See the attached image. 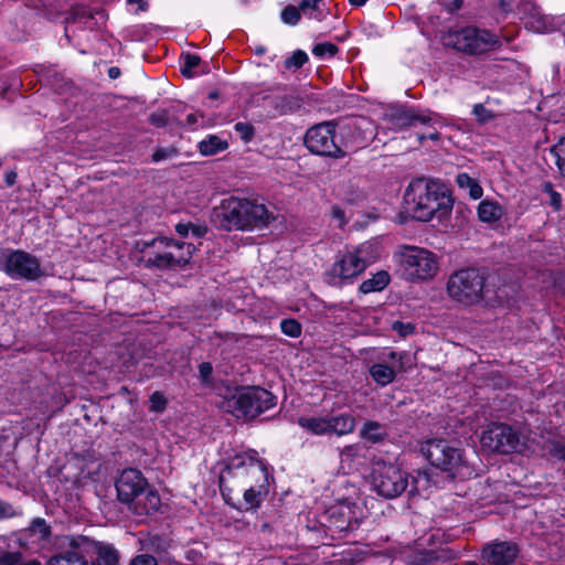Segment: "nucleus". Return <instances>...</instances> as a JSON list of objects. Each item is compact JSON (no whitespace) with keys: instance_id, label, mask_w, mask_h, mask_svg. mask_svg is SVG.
Wrapping results in <instances>:
<instances>
[{"instance_id":"obj_1","label":"nucleus","mask_w":565,"mask_h":565,"mask_svg":"<svg viewBox=\"0 0 565 565\" xmlns=\"http://www.w3.org/2000/svg\"><path fill=\"white\" fill-rule=\"evenodd\" d=\"M254 454L235 457L220 477L225 501L237 509H257L268 493L267 467Z\"/></svg>"},{"instance_id":"obj_2","label":"nucleus","mask_w":565,"mask_h":565,"mask_svg":"<svg viewBox=\"0 0 565 565\" xmlns=\"http://www.w3.org/2000/svg\"><path fill=\"white\" fill-rule=\"evenodd\" d=\"M404 198L413 217L422 222H428L434 216L440 220L446 217L454 204L448 188L435 180H413Z\"/></svg>"},{"instance_id":"obj_3","label":"nucleus","mask_w":565,"mask_h":565,"mask_svg":"<svg viewBox=\"0 0 565 565\" xmlns=\"http://www.w3.org/2000/svg\"><path fill=\"white\" fill-rule=\"evenodd\" d=\"M221 225L231 230H254L267 227L275 215L265 204L257 200L230 196L222 201L220 206Z\"/></svg>"},{"instance_id":"obj_4","label":"nucleus","mask_w":565,"mask_h":565,"mask_svg":"<svg viewBox=\"0 0 565 565\" xmlns=\"http://www.w3.org/2000/svg\"><path fill=\"white\" fill-rule=\"evenodd\" d=\"M118 500L138 516L159 511L161 499L157 490L148 484L140 471L124 470L116 481Z\"/></svg>"},{"instance_id":"obj_5","label":"nucleus","mask_w":565,"mask_h":565,"mask_svg":"<svg viewBox=\"0 0 565 565\" xmlns=\"http://www.w3.org/2000/svg\"><path fill=\"white\" fill-rule=\"evenodd\" d=\"M446 294L451 301L463 307H471L482 301H491L494 290L488 282V276L483 270L462 268L448 277Z\"/></svg>"},{"instance_id":"obj_6","label":"nucleus","mask_w":565,"mask_h":565,"mask_svg":"<svg viewBox=\"0 0 565 565\" xmlns=\"http://www.w3.org/2000/svg\"><path fill=\"white\" fill-rule=\"evenodd\" d=\"M275 396L265 388L241 387L225 397L220 407L236 418L252 419L275 406Z\"/></svg>"},{"instance_id":"obj_7","label":"nucleus","mask_w":565,"mask_h":565,"mask_svg":"<svg viewBox=\"0 0 565 565\" xmlns=\"http://www.w3.org/2000/svg\"><path fill=\"white\" fill-rule=\"evenodd\" d=\"M422 452L435 467L448 472L451 477L468 478L472 470L459 448L452 447L443 439L428 440Z\"/></svg>"},{"instance_id":"obj_8","label":"nucleus","mask_w":565,"mask_h":565,"mask_svg":"<svg viewBox=\"0 0 565 565\" xmlns=\"http://www.w3.org/2000/svg\"><path fill=\"white\" fill-rule=\"evenodd\" d=\"M398 263L409 281L434 278L439 269L438 257L430 250L417 246H404L398 253Z\"/></svg>"},{"instance_id":"obj_9","label":"nucleus","mask_w":565,"mask_h":565,"mask_svg":"<svg viewBox=\"0 0 565 565\" xmlns=\"http://www.w3.org/2000/svg\"><path fill=\"white\" fill-rule=\"evenodd\" d=\"M445 46L468 54H482L499 46V39L487 30L473 26L450 30L443 35Z\"/></svg>"},{"instance_id":"obj_10","label":"nucleus","mask_w":565,"mask_h":565,"mask_svg":"<svg viewBox=\"0 0 565 565\" xmlns=\"http://www.w3.org/2000/svg\"><path fill=\"white\" fill-rule=\"evenodd\" d=\"M145 245L154 248L153 255L147 259V263L161 269L186 265L195 250L190 243L167 237L154 238Z\"/></svg>"},{"instance_id":"obj_11","label":"nucleus","mask_w":565,"mask_h":565,"mask_svg":"<svg viewBox=\"0 0 565 565\" xmlns=\"http://www.w3.org/2000/svg\"><path fill=\"white\" fill-rule=\"evenodd\" d=\"M0 270L12 279L34 281L44 275L40 259L22 249L0 250Z\"/></svg>"},{"instance_id":"obj_12","label":"nucleus","mask_w":565,"mask_h":565,"mask_svg":"<svg viewBox=\"0 0 565 565\" xmlns=\"http://www.w3.org/2000/svg\"><path fill=\"white\" fill-rule=\"evenodd\" d=\"M480 441L483 448L499 454H521L527 449L525 436L503 423L490 424L482 433Z\"/></svg>"},{"instance_id":"obj_13","label":"nucleus","mask_w":565,"mask_h":565,"mask_svg":"<svg viewBox=\"0 0 565 565\" xmlns=\"http://www.w3.org/2000/svg\"><path fill=\"white\" fill-rule=\"evenodd\" d=\"M366 249L367 246L362 245L340 256L331 267L329 282L339 286L345 282H352L359 277L366 269L369 264L365 258Z\"/></svg>"},{"instance_id":"obj_14","label":"nucleus","mask_w":565,"mask_h":565,"mask_svg":"<svg viewBox=\"0 0 565 565\" xmlns=\"http://www.w3.org/2000/svg\"><path fill=\"white\" fill-rule=\"evenodd\" d=\"M305 145L308 150L315 154L343 158L345 151L335 141L334 125L331 122H322L307 130L305 136Z\"/></svg>"},{"instance_id":"obj_15","label":"nucleus","mask_w":565,"mask_h":565,"mask_svg":"<svg viewBox=\"0 0 565 565\" xmlns=\"http://www.w3.org/2000/svg\"><path fill=\"white\" fill-rule=\"evenodd\" d=\"M373 487L384 498L392 499L407 488V476L392 463H376L373 470Z\"/></svg>"},{"instance_id":"obj_16","label":"nucleus","mask_w":565,"mask_h":565,"mask_svg":"<svg viewBox=\"0 0 565 565\" xmlns=\"http://www.w3.org/2000/svg\"><path fill=\"white\" fill-rule=\"evenodd\" d=\"M519 553V546L511 541H493L482 547L481 561L486 565H514Z\"/></svg>"},{"instance_id":"obj_17","label":"nucleus","mask_w":565,"mask_h":565,"mask_svg":"<svg viewBox=\"0 0 565 565\" xmlns=\"http://www.w3.org/2000/svg\"><path fill=\"white\" fill-rule=\"evenodd\" d=\"M393 125L398 128L416 126L417 124L428 125L431 117L425 114H417L413 109H397L392 115Z\"/></svg>"},{"instance_id":"obj_18","label":"nucleus","mask_w":565,"mask_h":565,"mask_svg":"<svg viewBox=\"0 0 565 565\" xmlns=\"http://www.w3.org/2000/svg\"><path fill=\"white\" fill-rule=\"evenodd\" d=\"M451 558H454V553L450 551H424L415 555L413 565H440Z\"/></svg>"},{"instance_id":"obj_19","label":"nucleus","mask_w":565,"mask_h":565,"mask_svg":"<svg viewBox=\"0 0 565 565\" xmlns=\"http://www.w3.org/2000/svg\"><path fill=\"white\" fill-rule=\"evenodd\" d=\"M355 418L350 414L330 417V434L338 436L351 434L355 429Z\"/></svg>"},{"instance_id":"obj_20","label":"nucleus","mask_w":565,"mask_h":565,"mask_svg":"<svg viewBox=\"0 0 565 565\" xmlns=\"http://www.w3.org/2000/svg\"><path fill=\"white\" fill-rule=\"evenodd\" d=\"M298 424L315 435L330 434V417H300Z\"/></svg>"},{"instance_id":"obj_21","label":"nucleus","mask_w":565,"mask_h":565,"mask_svg":"<svg viewBox=\"0 0 565 565\" xmlns=\"http://www.w3.org/2000/svg\"><path fill=\"white\" fill-rule=\"evenodd\" d=\"M370 375L379 385L386 386L395 380L396 372L394 366L375 363L370 367Z\"/></svg>"},{"instance_id":"obj_22","label":"nucleus","mask_w":565,"mask_h":565,"mask_svg":"<svg viewBox=\"0 0 565 565\" xmlns=\"http://www.w3.org/2000/svg\"><path fill=\"white\" fill-rule=\"evenodd\" d=\"M502 215L501 206L489 200H483L478 205V216L481 222L493 223L500 220Z\"/></svg>"},{"instance_id":"obj_23","label":"nucleus","mask_w":565,"mask_h":565,"mask_svg":"<svg viewBox=\"0 0 565 565\" xmlns=\"http://www.w3.org/2000/svg\"><path fill=\"white\" fill-rule=\"evenodd\" d=\"M388 282H390V275L386 271L381 270V271L376 273L375 275H373L372 278L364 280L360 285L359 289L363 294L381 291L388 285Z\"/></svg>"},{"instance_id":"obj_24","label":"nucleus","mask_w":565,"mask_h":565,"mask_svg":"<svg viewBox=\"0 0 565 565\" xmlns=\"http://www.w3.org/2000/svg\"><path fill=\"white\" fill-rule=\"evenodd\" d=\"M456 182L458 186L461 190L467 191L470 198L473 200L480 199L483 194V190L479 182L471 178L468 173H459L456 178Z\"/></svg>"},{"instance_id":"obj_25","label":"nucleus","mask_w":565,"mask_h":565,"mask_svg":"<svg viewBox=\"0 0 565 565\" xmlns=\"http://www.w3.org/2000/svg\"><path fill=\"white\" fill-rule=\"evenodd\" d=\"M97 561L99 565H118L119 553L109 544L96 543Z\"/></svg>"},{"instance_id":"obj_26","label":"nucleus","mask_w":565,"mask_h":565,"mask_svg":"<svg viewBox=\"0 0 565 565\" xmlns=\"http://www.w3.org/2000/svg\"><path fill=\"white\" fill-rule=\"evenodd\" d=\"M360 436L375 444L383 440L386 436V433L380 423L367 420L361 428Z\"/></svg>"},{"instance_id":"obj_27","label":"nucleus","mask_w":565,"mask_h":565,"mask_svg":"<svg viewBox=\"0 0 565 565\" xmlns=\"http://www.w3.org/2000/svg\"><path fill=\"white\" fill-rule=\"evenodd\" d=\"M47 565H88V563L76 552H64L51 557Z\"/></svg>"},{"instance_id":"obj_28","label":"nucleus","mask_w":565,"mask_h":565,"mask_svg":"<svg viewBox=\"0 0 565 565\" xmlns=\"http://www.w3.org/2000/svg\"><path fill=\"white\" fill-rule=\"evenodd\" d=\"M227 148V142L217 136H210L200 142L199 149L204 156H213Z\"/></svg>"},{"instance_id":"obj_29","label":"nucleus","mask_w":565,"mask_h":565,"mask_svg":"<svg viewBox=\"0 0 565 565\" xmlns=\"http://www.w3.org/2000/svg\"><path fill=\"white\" fill-rule=\"evenodd\" d=\"M550 157L557 166L559 173L565 177V138L550 149Z\"/></svg>"},{"instance_id":"obj_30","label":"nucleus","mask_w":565,"mask_h":565,"mask_svg":"<svg viewBox=\"0 0 565 565\" xmlns=\"http://www.w3.org/2000/svg\"><path fill=\"white\" fill-rule=\"evenodd\" d=\"M361 446L358 444L348 445L340 450V462L342 466L351 463L361 456Z\"/></svg>"},{"instance_id":"obj_31","label":"nucleus","mask_w":565,"mask_h":565,"mask_svg":"<svg viewBox=\"0 0 565 565\" xmlns=\"http://www.w3.org/2000/svg\"><path fill=\"white\" fill-rule=\"evenodd\" d=\"M30 531L33 535H38L40 540L46 541L51 536V527L44 519H35L31 525Z\"/></svg>"},{"instance_id":"obj_32","label":"nucleus","mask_w":565,"mask_h":565,"mask_svg":"<svg viewBox=\"0 0 565 565\" xmlns=\"http://www.w3.org/2000/svg\"><path fill=\"white\" fill-rule=\"evenodd\" d=\"M308 62V55L305 51L297 50L295 51L290 57L285 61L286 70H298L302 67Z\"/></svg>"},{"instance_id":"obj_33","label":"nucleus","mask_w":565,"mask_h":565,"mask_svg":"<svg viewBox=\"0 0 565 565\" xmlns=\"http://www.w3.org/2000/svg\"><path fill=\"white\" fill-rule=\"evenodd\" d=\"M281 332L291 338H297L301 334V326L295 319H284L280 322Z\"/></svg>"},{"instance_id":"obj_34","label":"nucleus","mask_w":565,"mask_h":565,"mask_svg":"<svg viewBox=\"0 0 565 565\" xmlns=\"http://www.w3.org/2000/svg\"><path fill=\"white\" fill-rule=\"evenodd\" d=\"M183 60H184V64L181 68V73L189 78L193 77L194 73L192 72V70L200 65V63H201L200 56L188 53L183 56Z\"/></svg>"},{"instance_id":"obj_35","label":"nucleus","mask_w":565,"mask_h":565,"mask_svg":"<svg viewBox=\"0 0 565 565\" xmlns=\"http://www.w3.org/2000/svg\"><path fill=\"white\" fill-rule=\"evenodd\" d=\"M234 129L245 142H249L255 136V128L250 122H236Z\"/></svg>"},{"instance_id":"obj_36","label":"nucleus","mask_w":565,"mask_h":565,"mask_svg":"<svg viewBox=\"0 0 565 565\" xmlns=\"http://www.w3.org/2000/svg\"><path fill=\"white\" fill-rule=\"evenodd\" d=\"M281 20L286 24L295 25L300 20V9L288 6L281 12Z\"/></svg>"},{"instance_id":"obj_37","label":"nucleus","mask_w":565,"mask_h":565,"mask_svg":"<svg viewBox=\"0 0 565 565\" xmlns=\"http://www.w3.org/2000/svg\"><path fill=\"white\" fill-rule=\"evenodd\" d=\"M337 52L338 46L330 42L319 43L312 49V53L318 57L333 56Z\"/></svg>"},{"instance_id":"obj_38","label":"nucleus","mask_w":565,"mask_h":565,"mask_svg":"<svg viewBox=\"0 0 565 565\" xmlns=\"http://www.w3.org/2000/svg\"><path fill=\"white\" fill-rule=\"evenodd\" d=\"M299 106H300V104H299L298 99H296L292 96H284L281 98H279L278 104H277V108L280 114H287L289 111H292L296 108H298Z\"/></svg>"},{"instance_id":"obj_39","label":"nucleus","mask_w":565,"mask_h":565,"mask_svg":"<svg viewBox=\"0 0 565 565\" xmlns=\"http://www.w3.org/2000/svg\"><path fill=\"white\" fill-rule=\"evenodd\" d=\"M472 113L480 124H486L494 117L493 113L487 109L482 104H476L473 106Z\"/></svg>"},{"instance_id":"obj_40","label":"nucleus","mask_w":565,"mask_h":565,"mask_svg":"<svg viewBox=\"0 0 565 565\" xmlns=\"http://www.w3.org/2000/svg\"><path fill=\"white\" fill-rule=\"evenodd\" d=\"M21 561L20 552H0V565H20Z\"/></svg>"},{"instance_id":"obj_41","label":"nucleus","mask_w":565,"mask_h":565,"mask_svg":"<svg viewBox=\"0 0 565 565\" xmlns=\"http://www.w3.org/2000/svg\"><path fill=\"white\" fill-rule=\"evenodd\" d=\"M332 519H334V521L332 522L333 526L340 531V532H343V531H353L358 527V521L355 520L354 522H351L350 520H340V519H335V512H332Z\"/></svg>"},{"instance_id":"obj_42","label":"nucleus","mask_w":565,"mask_h":565,"mask_svg":"<svg viewBox=\"0 0 565 565\" xmlns=\"http://www.w3.org/2000/svg\"><path fill=\"white\" fill-rule=\"evenodd\" d=\"M177 150L174 148H160L152 153V161L159 162L161 160L173 158Z\"/></svg>"},{"instance_id":"obj_43","label":"nucleus","mask_w":565,"mask_h":565,"mask_svg":"<svg viewBox=\"0 0 565 565\" xmlns=\"http://www.w3.org/2000/svg\"><path fill=\"white\" fill-rule=\"evenodd\" d=\"M330 215L333 220L338 221L339 227L344 226L348 222L344 210L339 205L331 206Z\"/></svg>"},{"instance_id":"obj_44","label":"nucleus","mask_w":565,"mask_h":565,"mask_svg":"<svg viewBox=\"0 0 565 565\" xmlns=\"http://www.w3.org/2000/svg\"><path fill=\"white\" fill-rule=\"evenodd\" d=\"M168 121V116L164 110L157 111L150 115L149 122L156 127H163Z\"/></svg>"},{"instance_id":"obj_45","label":"nucleus","mask_w":565,"mask_h":565,"mask_svg":"<svg viewBox=\"0 0 565 565\" xmlns=\"http://www.w3.org/2000/svg\"><path fill=\"white\" fill-rule=\"evenodd\" d=\"M550 452L553 457L565 460V441H554Z\"/></svg>"},{"instance_id":"obj_46","label":"nucleus","mask_w":565,"mask_h":565,"mask_svg":"<svg viewBox=\"0 0 565 565\" xmlns=\"http://www.w3.org/2000/svg\"><path fill=\"white\" fill-rule=\"evenodd\" d=\"M213 372V366L210 362H203L199 365V373L202 382L209 383Z\"/></svg>"},{"instance_id":"obj_47","label":"nucleus","mask_w":565,"mask_h":565,"mask_svg":"<svg viewBox=\"0 0 565 565\" xmlns=\"http://www.w3.org/2000/svg\"><path fill=\"white\" fill-rule=\"evenodd\" d=\"M130 565H157V559L148 554H141L136 556Z\"/></svg>"},{"instance_id":"obj_48","label":"nucleus","mask_w":565,"mask_h":565,"mask_svg":"<svg viewBox=\"0 0 565 565\" xmlns=\"http://www.w3.org/2000/svg\"><path fill=\"white\" fill-rule=\"evenodd\" d=\"M87 537L84 536H77V537H71L68 542V546L73 550L72 552H75L76 550L81 548L83 544L87 543Z\"/></svg>"},{"instance_id":"obj_49","label":"nucleus","mask_w":565,"mask_h":565,"mask_svg":"<svg viewBox=\"0 0 565 565\" xmlns=\"http://www.w3.org/2000/svg\"><path fill=\"white\" fill-rule=\"evenodd\" d=\"M190 232L198 238L204 236L207 232V227L205 225H198L191 223V230Z\"/></svg>"},{"instance_id":"obj_50","label":"nucleus","mask_w":565,"mask_h":565,"mask_svg":"<svg viewBox=\"0 0 565 565\" xmlns=\"http://www.w3.org/2000/svg\"><path fill=\"white\" fill-rule=\"evenodd\" d=\"M321 0H301L299 9L306 12L308 9L315 10Z\"/></svg>"},{"instance_id":"obj_51","label":"nucleus","mask_w":565,"mask_h":565,"mask_svg":"<svg viewBox=\"0 0 565 565\" xmlns=\"http://www.w3.org/2000/svg\"><path fill=\"white\" fill-rule=\"evenodd\" d=\"M151 402L154 404V409L161 411L164 407V401L162 397L156 392L151 395Z\"/></svg>"},{"instance_id":"obj_52","label":"nucleus","mask_w":565,"mask_h":565,"mask_svg":"<svg viewBox=\"0 0 565 565\" xmlns=\"http://www.w3.org/2000/svg\"><path fill=\"white\" fill-rule=\"evenodd\" d=\"M191 223H179L175 226V231L181 236H186L190 233Z\"/></svg>"},{"instance_id":"obj_53","label":"nucleus","mask_w":565,"mask_h":565,"mask_svg":"<svg viewBox=\"0 0 565 565\" xmlns=\"http://www.w3.org/2000/svg\"><path fill=\"white\" fill-rule=\"evenodd\" d=\"M393 329L399 331L403 334H407V333L412 332V330H413L412 326H409V324L404 326L401 322H395L393 324Z\"/></svg>"},{"instance_id":"obj_54","label":"nucleus","mask_w":565,"mask_h":565,"mask_svg":"<svg viewBox=\"0 0 565 565\" xmlns=\"http://www.w3.org/2000/svg\"><path fill=\"white\" fill-rule=\"evenodd\" d=\"M17 173L14 171H8L4 174V182L8 186H12L15 183Z\"/></svg>"},{"instance_id":"obj_55","label":"nucleus","mask_w":565,"mask_h":565,"mask_svg":"<svg viewBox=\"0 0 565 565\" xmlns=\"http://www.w3.org/2000/svg\"><path fill=\"white\" fill-rule=\"evenodd\" d=\"M439 137H440V136H439V134H438L437 131H433V132L428 134L427 136L422 135V136H419L418 138H419V140H424L425 138H429V139H431V140H435V141H436V140H438V139H439Z\"/></svg>"},{"instance_id":"obj_56","label":"nucleus","mask_w":565,"mask_h":565,"mask_svg":"<svg viewBox=\"0 0 565 565\" xmlns=\"http://www.w3.org/2000/svg\"><path fill=\"white\" fill-rule=\"evenodd\" d=\"M198 122V115L196 114H189L186 116V124L189 126H193Z\"/></svg>"},{"instance_id":"obj_57","label":"nucleus","mask_w":565,"mask_h":565,"mask_svg":"<svg viewBox=\"0 0 565 565\" xmlns=\"http://www.w3.org/2000/svg\"><path fill=\"white\" fill-rule=\"evenodd\" d=\"M552 203L553 205H555L556 209L559 207V204H561V195L556 192H553V195H552Z\"/></svg>"},{"instance_id":"obj_58","label":"nucleus","mask_w":565,"mask_h":565,"mask_svg":"<svg viewBox=\"0 0 565 565\" xmlns=\"http://www.w3.org/2000/svg\"><path fill=\"white\" fill-rule=\"evenodd\" d=\"M338 513L340 516H345L350 513V508L348 505L340 507Z\"/></svg>"},{"instance_id":"obj_59","label":"nucleus","mask_w":565,"mask_h":565,"mask_svg":"<svg viewBox=\"0 0 565 565\" xmlns=\"http://www.w3.org/2000/svg\"><path fill=\"white\" fill-rule=\"evenodd\" d=\"M266 51H267V50H266V47H265L264 45H257V46H255V49H254V53H255L256 55H263V54H265V53H266Z\"/></svg>"},{"instance_id":"obj_60","label":"nucleus","mask_w":565,"mask_h":565,"mask_svg":"<svg viewBox=\"0 0 565 565\" xmlns=\"http://www.w3.org/2000/svg\"><path fill=\"white\" fill-rule=\"evenodd\" d=\"M130 4H138L140 10H145V2L143 0H127Z\"/></svg>"},{"instance_id":"obj_61","label":"nucleus","mask_w":565,"mask_h":565,"mask_svg":"<svg viewBox=\"0 0 565 565\" xmlns=\"http://www.w3.org/2000/svg\"><path fill=\"white\" fill-rule=\"evenodd\" d=\"M397 358H398L399 360L402 359V356H399V355H398V353H397V352H395V351H390V352L387 353V359H388V360H396Z\"/></svg>"},{"instance_id":"obj_62","label":"nucleus","mask_w":565,"mask_h":565,"mask_svg":"<svg viewBox=\"0 0 565 565\" xmlns=\"http://www.w3.org/2000/svg\"><path fill=\"white\" fill-rule=\"evenodd\" d=\"M118 74H119V70H118L117 67H111V68H109V76H110L111 78L117 77V76H118Z\"/></svg>"},{"instance_id":"obj_63","label":"nucleus","mask_w":565,"mask_h":565,"mask_svg":"<svg viewBox=\"0 0 565 565\" xmlns=\"http://www.w3.org/2000/svg\"><path fill=\"white\" fill-rule=\"evenodd\" d=\"M351 4L353 6H363L366 0H349Z\"/></svg>"},{"instance_id":"obj_64","label":"nucleus","mask_w":565,"mask_h":565,"mask_svg":"<svg viewBox=\"0 0 565 565\" xmlns=\"http://www.w3.org/2000/svg\"><path fill=\"white\" fill-rule=\"evenodd\" d=\"M20 565H42V564L38 559H32V561H29V562L20 564Z\"/></svg>"}]
</instances>
